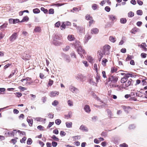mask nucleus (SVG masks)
<instances>
[{"instance_id": "obj_47", "label": "nucleus", "mask_w": 147, "mask_h": 147, "mask_svg": "<svg viewBox=\"0 0 147 147\" xmlns=\"http://www.w3.org/2000/svg\"><path fill=\"white\" fill-rule=\"evenodd\" d=\"M132 75L131 74L129 73L126 74H125V76L123 78H126V79H127L129 77H131Z\"/></svg>"}, {"instance_id": "obj_21", "label": "nucleus", "mask_w": 147, "mask_h": 147, "mask_svg": "<svg viewBox=\"0 0 147 147\" xmlns=\"http://www.w3.org/2000/svg\"><path fill=\"white\" fill-rule=\"evenodd\" d=\"M94 80V78H91L90 79L89 82L90 84L93 85H96V82H95Z\"/></svg>"}, {"instance_id": "obj_44", "label": "nucleus", "mask_w": 147, "mask_h": 147, "mask_svg": "<svg viewBox=\"0 0 147 147\" xmlns=\"http://www.w3.org/2000/svg\"><path fill=\"white\" fill-rule=\"evenodd\" d=\"M51 138L54 140L57 141H59V139L58 138L56 137V136L55 135H53L51 137Z\"/></svg>"}, {"instance_id": "obj_36", "label": "nucleus", "mask_w": 147, "mask_h": 147, "mask_svg": "<svg viewBox=\"0 0 147 147\" xmlns=\"http://www.w3.org/2000/svg\"><path fill=\"white\" fill-rule=\"evenodd\" d=\"M85 17L86 19L87 20H91L92 18V17H91L90 15L89 14H87Z\"/></svg>"}, {"instance_id": "obj_27", "label": "nucleus", "mask_w": 147, "mask_h": 147, "mask_svg": "<svg viewBox=\"0 0 147 147\" xmlns=\"http://www.w3.org/2000/svg\"><path fill=\"white\" fill-rule=\"evenodd\" d=\"M120 22L121 23L123 24H125L127 22V20L125 18H122L120 19Z\"/></svg>"}, {"instance_id": "obj_18", "label": "nucleus", "mask_w": 147, "mask_h": 147, "mask_svg": "<svg viewBox=\"0 0 147 147\" xmlns=\"http://www.w3.org/2000/svg\"><path fill=\"white\" fill-rule=\"evenodd\" d=\"M61 38L58 34H55L53 36V40H61Z\"/></svg>"}, {"instance_id": "obj_49", "label": "nucleus", "mask_w": 147, "mask_h": 147, "mask_svg": "<svg viewBox=\"0 0 147 147\" xmlns=\"http://www.w3.org/2000/svg\"><path fill=\"white\" fill-rule=\"evenodd\" d=\"M26 139V138L25 137H24L22 138L20 140V142L21 143H25V141Z\"/></svg>"}, {"instance_id": "obj_20", "label": "nucleus", "mask_w": 147, "mask_h": 147, "mask_svg": "<svg viewBox=\"0 0 147 147\" xmlns=\"http://www.w3.org/2000/svg\"><path fill=\"white\" fill-rule=\"evenodd\" d=\"M41 27L38 26H35L34 29V31L35 32H40L41 31Z\"/></svg>"}, {"instance_id": "obj_17", "label": "nucleus", "mask_w": 147, "mask_h": 147, "mask_svg": "<svg viewBox=\"0 0 147 147\" xmlns=\"http://www.w3.org/2000/svg\"><path fill=\"white\" fill-rule=\"evenodd\" d=\"M31 117H28L27 119V121L29 125L31 126L32 125L33 121L32 119H30Z\"/></svg>"}, {"instance_id": "obj_5", "label": "nucleus", "mask_w": 147, "mask_h": 147, "mask_svg": "<svg viewBox=\"0 0 147 147\" xmlns=\"http://www.w3.org/2000/svg\"><path fill=\"white\" fill-rule=\"evenodd\" d=\"M61 55L63 59L67 62L69 63L70 61L71 60L69 55H67L64 53H61Z\"/></svg>"}, {"instance_id": "obj_12", "label": "nucleus", "mask_w": 147, "mask_h": 147, "mask_svg": "<svg viewBox=\"0 0 147 147\" xmlns=\"http://www.w3.org/2000/svg\"><path fill=\"white\" fill-rule=\"evenodd\" d=\"M69 89L71 91L74 93H76L78 91V90L77 88L72 86H69Z\"/></svg>"}, {"instance_id": "obj_10", "label": "nucleus", "mask_w": 147, "mask_h": 147, "mask_svg": "<svg viewBox=\"0 0 147 147\" xmlns=\"http://www.w3.org/2000/svg\"><path fill=\"white\" fill-rule=\"evenodd\" d=\"M91 36L88 33L86 34L84 37V43H86L91 38Z\"/></svg>"}, {"instance_id": "obj_37", "label": "nucleus", "mask_w": 147, "mask_h": 147, "mask_svg": "<svg viewBox=\"0 0 147 147\" xmlns=\"http://www.w3.org/2000/svg\"><path fill=\"white\" fill-rule=\"evenodd\" d=\"M40 9L42 11H43L45 13H47L48 12L47 9H45L43 7H41L40 8Z\"/></svg>"}, {"instance_id": "obj_34", "label": "nucleus", "mask_w": 147, "mask_h": 147, "mask_svg": "<svg viewBox=\"0 0 147 147\" xmlns=\"http://www.w3.org/2000/svg\"><path fill=\"white\" fill-rule=\"evenodd\" d=\"M33 12L34 13H38L40 11L38 8H36L33 9Z\"/></svg>"}, {"instance_id": "obj_14", "label": "nucleus", "mask_w": 147, "mask_h": 147, "mask_svg": "<svg viewBox=\"0 0 147 147\" xmlns=\"http://www.w3.org/2000/svg\"><path fill=\"white\" fill-rule=\"evenodd\" d=\"M84 109L85 112L88 113H89L91 111L90 106L87 105H86L84 106Z\"/></svg>"}, {"instance_id": "obj_60", "label": "nucleus", "mask_w": 147, "mask_h": 147, "mask_svg": "<svg viewBox=\"0 0 147 147\" xmlns=\"http://www.w3.org/2000/svg\"><path fill=\"white\" fill-rule=\"evenodd\" d=\"M18 139V138H16L13 139L11 140V141L13 142V144H15L17 142V141L16 140L17 139Z\"/></svg>"}, {"instance_id": "obj_53", "label": "nucleus", "mask_w": 147, "mask_h": 147, "mask_svg": "<svg viewBox=\"0 0 147 147\" xmlns=\"http://www.w3.org/2000/svg\"><path fill=\"white\" fill-rule=\"evenodd\" d=\"M134 57L132 55H128L126 59V60H129L133 58Z\"/></svg>"}, {"instance_id": "obj_13", "label": "nucleus", "mask_w": 147, "mask_h": 147, "mask_svg": "<svg viewBox=\"0 0 147 147\" xmlns=\"http://www.w3.org/2000/svg\"><path fill=\"white\" fill-rule=\"evenodd\" d=\"M59 92L56 91H52L50 93V96L51 97L55 96L56 95H58L59 94Z\"/></svg>"}, {"instance_id": "obj_51", "label": "nucleus", "mask_w": 147, "mask_h": 147, "mask_svg": "<svg viewBox=\"0 0 147 147\" xmlns=\"http://www.w3.org/2000/svg\"><path fill=\"white\" fill-rule=\"evenodd\" d=\"M54 10L53 9L51 8L49 10V14H53L54 13Z\"/></svg>"}, {"instance_id": "obj_52", "label": "nucleus", "mask_w": 147, "mask_h": 147, "mask_svg": "<svg viewBox=\"0 0 147 147\" xmlns=\"http://www.w3.org/2000/svg\"><path fill=\"white\" fill-rule=\"evenodd\" d=\"M66 134V133L63 131H60V135L61 136H65Z\"/></svg>"}, {"instance_id": "obj_63", "label": "nucleus", "mask_w": 147, "mask_h": 147, "mask_svg": "<svg viewBox=\"0 0 147 147\" xmlns=\"http://www.w3.org/2000/svg\"><path fill=\"white\" fill-rule=\"evenodd\" d=\"M60 28L61 30H63L65 29V24L64 23L62 24Z\"/></svg>"}, {"instance_id": "obj_28", "label": "nucleus", "mask_w": 147, "mask_h": 147, "mask_svg": "<svg viewBox=\"0 0 147 147\" xmlns=\"http://www.w3.org/2000/svg\"><path fill=\"white\" fill-rule=\"evenodd\" d=\"M107 59L105 58L102 59V64L104 66H105L106 65V63L107 62Z\"/></svg>"}, {"instance_id": "obj_8", "label": "nucleus", "mask_w": 147, "mask_h": 147, "mask_svg": "<svg viewBox=\"0 0 147 147\" xmlns=\"http://www.w3.org/2000/svg\"><path fill=\"white\" fill-rule=\"evenodd\" d=\"M109 18L112 23H114L117 20L116 16L113 15H110L108 16Z\"/></svg>"}, {"instance_id": "obj_57", "label": "nucleus", "mask_w": 147, "mask_h": 147, "mask_svg": "<svg viewBox=\"0 0 147 147\" xmlns=\"http://www.w3.org/2000/svg\"><path fill=\"white\" fill-rule=\"evenodd\" d=\"M105 9L107 12H109L111 8L107 6L105 7Z\"/></svg>"}, {"instance_id": "obj_19", "label": "nucleus", "mask_w": 147, "mask_h": 147, "mask_svg": "<svg viewBox=\"0 0 147 147\" xmlns=\"http://www.w3.org/2000/svg\"><path fill=\"white\" fill-rule=\"evenodd\" d=\"M53 43L55 45L58 46L61 45L62 44L63 42L58 41V40H55L53 42Z\"/></svg>"}, {"instance_id": "obj_50", "label": "nucleus", "mask_w": 147, "mask_h": 147, "mask_svg": "<svg viewBox=\"0 0 147 147\" xmlns=\"http://www.w3.org/2000/svg\"><path fill=\"white\" fill-rule=\"evenodd\" d=\"M98 53H99L98 55V57L99 58L101 57V58H102L103 57V53L102 52H101L100 51H98Z\"/></svg>"}, {"instance_id": "obj_32", "label": "nucleus", "mask_w": 147, "mask_h": 147, "mask_svg": "<svg viewBox=\"0 0 147 147\" xmlns=\"http://www.w3.org/2000/svg\"><path fill=\"white\" fill-rule=\"evenodd\" d=\"M29 20V18L27 16L24 17L22 20L20 22H24L25 21H28Z\"/></svg>"}, {"instance_id": "obj_42", "label": "nucleus", "mask_w": 147, "mask_h": 147, "mask_svg": "<svg viewBox=\"0 0 147 147\" xmlns=\"http://www.w3.org/2000/svg\"><path fill=\"white\" fill-rule=\"evenodd\" d=\"M137 14L138 15H142V11L141 10H138L137 11Z\"/></svg>"}, {"instance_id": "obj_64", "label": "nucleus", "mask_w": 147, "mask_h": 147, "mask_svg": "<svg viewBox=\"0 0 147 147\" xmlns=\"http://www.w3.org/2000/svg\"><path fill=\"white\" fill-rule=\"evenodd\" d=\"M120 147H128V145L124 143L120 145Z\"/></svg>"}, {"instance_id": "obj_58", "label": "nucleus", "mask_w": 147, "mask_h": 147, "mask_svg": "<svg viewBox=\"0 0 147 147\" xmlns=\"http://www.w3.org/2000/svg\"><path fill=\"white\" fill-rule=\"evenodd\" d=\"M70 49V47L69 46H67L65 48H63V50L64 51H68Z\"/></svg>"}, {"instance_id": "obj_7", "label": "nucleus", "mask_w": 147, "mask_h": 147, "mask_svg": "<svg viewBox=\"0 0 147 147\" xmlns=\"http://www.w3.org/2000/svg\"><path fill=\"white\" fill-rule=\"evenodd\" d=\"M30 56L29 55H28L25 52L24 53L21 55L22 58L25 60H28L29 59Z\"/></svg>"}, {"instance_id": "obj_1", "label": "nucleus", "mask_w": 147, "mask_h": 147, "mask_svg": "<svg viewBox=\"0 0 147 147\" xmlns=\"http://www.w3.org/2000/svg\"><path fill=\"white\" fill-rule=\"evenodd\" d=\"M118 80V78L117 76L113 75L110 76L109 78V82H111L109 84V85L111 88L117 87L118 88L117 89V90L119 91L122 88L121 86L115 84Z\"/></svg>"}, {"instance_id": "obj_9", "label": "nucleus", "mask_w": 147, "mask_h": 147, "mask_svg": "<svg viewBox=\"0 0 147 147\" xmlns=\"http://www.w3.org/2000/svg\"><path fill=\"white\" fill-rule=\"evenodd\" d=\"M19 22V19H13L12 18H10L9 19V24H16V23H18Z\"/></svg>"}, {"instance_id": "obj_45", "label": "nucleus", "mask_w": 147, "mask_h": 147, "mask_svg": "<svg viewBox=\"0 0 147 147\" xmlns=\"http://www.w3.org/2000/svg\"><path fill=\"white\" fill-rule=\"evenodd\" d=\"M71 56L72 58L76 59V56L74 52H72L71 53Z\"/></svg>"}, {"instance_id": "obj_4", "label": "nucleus", "mask_w": 147, "mask_h": 147, "mask_svg": "<svg viewBox=\"0 0 147 147\" xmlns=\"http://www.w3.org/2000/svg\"><path fill=\"white\" fill-rule=\"evenodd\" d=\"M77 52L78 54L80 55L81 57L82 58H84V56L83 54H85V53L84 49H83L82 47H79L77 49Z\"/></svg>"}, {"instance_id": "obj_48", "label": "nucleus", "mask_w": 147, "mask_h": 147, "mask_svg": "<svg viewBox=\"0 0 147 147\" xmlns=\"http://www.w3.org/2000/svg\"><path fill=\"white\" fill-rule=\"evenodd\" d=\"M13 131H16V133H18L19 135L20 136H21L22 133V131L18 129H14Z\"/></svg>"}, {"instance_id": "obj_29", "label": "nucleus", "mask_w": 147, "mask_h": 147, "mask_svg": "<svg viewBox=\"0 0 147 147\" xmlns=\"http://www.w3.org/2000/svg\"><path fill=\"white\" fill-rule=\"evenodd\" d=\"M123 109L127 113L129 112V110L130 109V107H125L124 106L123 107Z\"/></svg>"}, {"instance_id": "obj_54", "label": "nucleus", "mask_w": 147, "mask_h": 147, "mask_svg": "<svg viewBox=\"0 0 147 147\" xmlns=\"http://www.w3.org/2000/svg\"><path fill=\"white\" fill-rule=\"evenodd\" d=\"M44 127L42 126L41 125H39L37 126V128L38 129L40 130V131L43 130L44 128Z\"/></svg>"}, {"instance_id": "obj_55", "label": "nucleus", "mask_w": 147, "mask_h": 147, "mask_svg": "<svg viewBox=\"0 0 147 147\" xmlns=\"http://www.w3.org/2000/svg\"><path fill=\"white\" fill-rule=\"evenodd\" d=\"M64 4H62H62H60V3H54L53 4V5L59 7V6H62V5H63Z\"/></svg>"}, {"instance_id": "obj_62", "label": "nucleus", "mask_w": 147, "mask_h": 147, "mask_svg": "<svg viewBox=\"0 0 147 147\" xmlns=\"http://www.w3.org/2000/svg\"><path fill=\"white\" fill-rule=\"evenodd\" d=\"M60 25V22H56L55 24V26L57 27H59Z\"/></svg>"}, {"instance_id": "obj_22", "label": "nucleus", "mask_w": 147, "mask_h": 147, "mask_svg": "<svg viewBox=\"0 0 147 147\" xmlns=\"http://www.w3.org/2000/svg\"><path fill=\"white\" fill-rule=\"evenodd\" d=\"M17 72L18 70L17 69H16L12 71L11 74L9 76L8 78H11L15 74V73H16V72Z\"/></svg>"}, {"instance_id": "obj_11", "label": "nucleus", "mask_w": 147, "mask_h": 147, "mask_svg": "<svg viewBox=\"0 0 147 147\" xmlns=\"http://www.w3.org/2000/svg\"><path fill=\"white\" fill-rule=\"evenodd\" d=\"M33 119L38 121L41 122L43 123H45V121L46 120V119L41 117L34 118Z\"/></svg>"}, {"instance_id": "obj_46", "label": "nucleus", "mask_w": 147, "mask_h": 147, "mask_svg": "<svg viewBox=\"0 0 147 147\" xmlns=\"http://www.w3.org/2000/svg\"><path fill=\"white\" fill-rule=\"evenodd\" d=\"M53 80H51V79H49L48 84V85L49 86H52L53 84Z\"/></svg>"}, {"instance_id": "obj_2", "label": "nucleus", "mask_w": 147, "mask_h": 147, "mask_svg": "<svg viewBox=\"0 0 147 147\" xmlns=\"http://www.w3.org/2000/svg\"><path fill=\"white\" fill-rule=\"evenodd\" d=\"M134 81L131 79L128 80L126 78H123L121 80V82L123 83L122 88H131L133 85Z\"/></svg>"}, {"instance_id": "obj_26", "label": "nucleus", "mask_w": 147, "mask_h": 147, "mask_svg": "<svg viewBox=\"0 0 147 147\" xmlns=\"http://www.w3.org/2000/svg\"><path fill=\"white\" fill-rule=\"evenodd\" d=\"M109 40L112 42H114L116 40V39L115 38L111 36L109 37Z\"/></svg>"}, {"instance_id": "obj_15", "label": "nucleus", "mask_w": 147, "mask_h": 147, "mask_svg": "<svg viewBox=\"0 0 147 147\" xmlns=\"http://www.w3.org/2000/svg\"><path fill=\"white\" fill-rule=\"evenodd\" d=\"M80 129L84 131L87 132L88 131V128L83 125H82L80 126Z\"/></svg>"}, {"instance_id": "obj_33", "label": "nucleus", "mask_w": 147, "mask_h": 147, "mask_svg": "<svg viewBox=\"0 0 147 147\" xmlns=\"http://www.w3.org/2000/svg\"><path fill=\"white\" fill-rule=\"evenodd\" d=\"M128 16L129 17H132L134 16V13L132 11H130L128 13Z\"/></svg>"}, {"instance_id": "obj_6", "label": "nucleus", "mask_w": 147, "mask_h": 147, "mask_svg": "<svg viewBox=\"0 0 147 147\" xmlns=\"http://www.w3.org/2000/svg\"><path fill=\"white\" fill-rule=\"evenodd\" d=\"M17 33L14 32L10 37L9 40L11 41H13L17 38Z\"/></svg>"}, {"instance_id": "obj_59", "label": "nucleus", "mask_w": 147, "mask_h": 147, "mask_svg": "<svg viewBox=\"0 0 147 147\" xmlns=\"http://www.w3.org/2000/svg\"><path fill=\"white\" fill-rule=\"evenodd\" d=\"M16 95L17 97L19 98L22 96V94L20 92H16Z\"/></svg>"}, {"instance_id": "obj_16", "label": "nucleus", "mask_w": 147, "mask_h": 147, "mask_svg": "<svg viewBox=\"0 0 147 147\" xmlns=\"http://www.w3.org/2000/svg\"><path fill=\"white\" fill-rule=\"evenodd\" d=\"M99 30L97 28H93L91 30V33L92 34H96L98 33Z\"/></svg>"}, {"instance_id": "obj_56", "label": "nucleus", "mask_w": 147, "mask_h": 147, "mask_svg": "<svg viewBox=\"0 0 147 147\" xmlns=\"http://www.w3.org/2000/svg\"><path fill=\"white\" fill-rule=\"evenodd\" d=\"M83 76L81 74H78L76 77V78L78 80H81V78L83 77Z\"/></svg>"}, {"instance_id": "obj_3", "label": "nucleus", "mask_w": 147, "mask_h": 147, "mask_svg": "<svg viewBox=\"0 0 147 147\" xmlns=\"http://www.w3.org/2000/svg\"><path fill=\"white\" fill-rule=\"evenodd\" d=\"M111 49V47L108 45H105L103 47V50H102V52L105 55H108L109 54L110 49Z\"/></svg>"}, {"instance_id": "obj_30", "label": "nucleus", "mask_w": 147, "mask_h": 147, "mask_svg": "<svg viewBox=\"0 0 147 147\" xmlns=\"http://www.w3.org/2000/svg\"><path fill=\"white\" fill-rule=\"evenodd\" d=\"M72 138L74 140H79L80 139L81 137L80 136H73Z\"/></svg>"}, {"instance_id": "obj_25", "label": "nucleus", "mask_w": 147, "mask_h": 147, "mask_svg": "<svg viewBox=\"0 0 147 147\" xmlns=\"http://www.w3.org/2000/svg\"><path fill=\"white\" fill-rule=\"evenodd\" d=\"M69 41L74 40V38L73 35H69L67 37Z\"/></svg>"}, {"instance_id": "obj_61", "label": "nucleus", "mask_w": 147, "mask_h": 147, "mask_svg": "<svg viewBox=\"0 0 147 147\" xmlns=\"http://www.w3.org/2000/svg\"><path fill=\"white\" fill-rule=\"evenodd\" d=\"M93 97L96 99L98 100H100V99L94 93L92 95Z\"/></svg>"}, {"instance_id": "obj_40", "label": "nucleus", "mask_w": 147, "mask_h": 147, "mask_svg": "<svg viewBox=\"0 0 147 147\" xmlns=\"http://www.w3.org/2000/svg\"><path fill=\"white\" fill-rule=\"evenodd\" d=\"M32 139L30 138H29L27 142V144L28 145H30L32 143Z\"/></svg>"}, {"instance_id": "obj_31", "label": "nucleus", "mask_w": 147, "mask_h": 147, "mask_svg": "<svg viewBox=\"0 0 147 147\" xmlns=\"http://www.w3.org/2000/svg\"><path fill=\"white\" fill-rule=\"evenodd\" d=\"M117 69L115 67H112L111 68V72L112 73L115 72L117 71Z\"/></svg>"}, {"instance_id": "obj_35", "label": "nucleus", "mask_w": 147, "mask_h": 147, "mask_svg": "<svg viewBox=\"0 0 147 147\" xmlns=\"http://www.w3.org/2000/svg\"><path fill=\"white\" fill-rule=\"evenodd\" d=\"M59 104V102L57 100H55L52 103V105L54 106H57Z\"/></svg>"}, {"instance_id": "obj_24", "label": "nucleus", "mask_w": 147, "mask_h": 147, "mask_svg": "<svg viewBox=\"0 0 147 147\" xmlns=\"http://www.w3.org/2000/svg\"><path fill=\"white\" fill-rule=\"evenodd\" d=\"M65 124L67 127L71 128L72 127V123L71 122H66Z\"/></svg>"}, {"instance_id": "obj_23", "label": "nucleus", "mask_w": 147, "mask_h": 147, "mask_svg": "<svg viewBox=\"0 0 147 147\" xmlns=\"http://www.w3.org/2000/svg\"><path fill=\"white\" fill-rule=\"evenodd\" d=\"M80 42L78 41H76L74 44V47L75 48H78L79 47H81Z\"/></svg>"}, {"instance_id": "obj_43", "label": "nucleus", "mask_w": 147, "mask_h": 147, "mask_svg": "<svg viewBox=\"0 0 147 147\" xmlns=\"http://www.w3.org/2000/svg\"><path fill=\"white\" fill-rule=\"evenodd\" d=\"M67 103L68 105L70 106H73V102L72 101L70 100H67Z\"/></svg>"}, {"instance_id": "obj_39", "label": "nucleus", "mask_w": 147, "mask_h": 147, "mask_svg": "<svg viewBox=\"0 0 147 147\" xmlns=\"http://www.w3.org/2000/svg\"><path fill=\"white\" fill-rule=\"evenodd\" d=\"M61 123V121L59 119H58L55 120V123L57 125H59Z\"/></svg>"}, {"instance_id": "obj_41", "label": "nucleus", "mask_w": 147, "mask_h": 147, "mask_svg": "<svg viewBox=\"0 0 147 147\" xmlns=\"http://www.w3.org/2000/svg\"><path fill=\"white\" fill-rule=\"evenodd\" d=\"M97 73V74L96 78H95V80H96V82H98V80H100V76L98 74V73Z\"/></svg>"}, {"instance_id": "obj_38", "label": "nucleus", "mask_w": 147, "mask_h": 147, "mask_svg": "<svg viewBox=\"0 0 147 147\" xmlns=\"http://www.w3.org/2000/svg\"><path fill=\"white\" fill-rule=\"evenodd\" d=\"M87 59L90 63H92L93 60L92 57L90 56H88Z\"/></svg>"}]
</instances>
